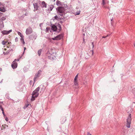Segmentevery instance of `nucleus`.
Here are the masks:
<instances>
[{"mask_svg": "<svg viewBox=\"0 0 135 135\" xmlns=\"http://www.w3.org/2000/svg\"><path fill=\"white\" fill-rule=\"evenodd\" d=\"M2 82V81H1L0 83H1Z\"/></svg>", "mask_w": 135, "mask_h": 135, "instance_id": "603ef678", "label": "nucleus"}, {"mask_svg": "<svg viewBox=\"0 0 135 135\" xmlns=\"http://www.w3.org/2000/svg\"><path fill=\"white\" fill-rule=\"evenodd\" d=\"M91 44L93 45V42H91Z\"/></svg>", "mask_w": 135, "mask_h": 135, "instance_id": "09e8293b", "label": "nucleus"}, {"mask_svg": "<svg viewBox=\"0 0 135 135\" xmlns=\"http://www.w3.org/2000/svg\"><path fill=\"white\" fill-rule=\"evenodd\" d=\"M102 4L103 5H104L105 4V0H103L102 1Z\"/></svg>", "mask_w": 135, "mask_h": 135, "instance_id": "5701e85b", "label": "nucleus"}, {"mask_svg": "<svg viewBox=\"0 0 135 135\" xmlns=\"http://www.w3.org/2000/svg\"><path fill=\"white\" fill-rule=\"evenodd\" d=\"M87 135H91V134L89 132H88L87 133Z\"/></svg>", "mask_w": 135, "mask_h": 135, "instance_id": "f704fd0d", "label": "nucleus"}, {"mask_svg": "<svg viewBox=\"0 0 135 135\" xmlns=\"http://www.w3.org/2000/svg\"><path fill=\"white\" fill-rule=\"evenodd\" d=\"M5 127H4L5 128H6V127L7 128V127H8V126L7 125H5Z\"/></svg>", "mask_w": 135, "mask_h": 135, "instance_id": "c9c22d12", "label": "nucleus"}, {"mask_svg": "<svg viewBox=\"0 0 135 135\" xmlns=\"http://www.w3.org/2000/svg\"><path fill=\"white\" fill-rule=\"evenodd\" d=\"M47 55L49 59L50 60H53L55 58L56 54L54 52V50L52 49L49 50L47 52Z\"/></svg>", "mask_w": 135, "mask_h": 135, "instance_id": "f257e3e1", "label": "nucleus"}, {"mask_svg": "<svg viewBox=\"0 0 135 135\" xmlns=\"http://www.w3.org/2000/svg\"><path fill=\"white\" fill-rule=\"evenodd\" d=\"M20 41L24 45L25 44V43L23 37H21L20 38Z\"/></svg>", "mask_w": 135, "mask_h": 135, "instance_id": "dca6fc26", "label": "nucleus"}, {"mask_svg": "<svg viewBox=\"0 0 135 135\" xmlns=\"http://www.w3.org/2000/svg\"><path fill=\"white\" fill-rule=\"evenodd\" d=\"M63 36L62 34H60L55 37L52 38H49V40L50 41H51L52 40H58L61 39Z\"/></svg>", "mask_w": 135, "mask_h": 135, "instance_id": "39448f33", "label": "nucleus"}, {"mask_svg": "<svg viewBox=\"0 0 135 135\" xmlns=\"http://www.w3.org/2000/svg\"><path fill=\"white\" fill-rule=\"evenodd\" d=\"M12 50L13 51V50H12V49H11V50H10V51H11Z\"/></svg>", "mask_w": 135, "mask_h": 135, "instance_id": "49530a36", "label": "nucleus"}, {"mask_svg": "<svg viewBox=\"0 0 135 135\" xmlns=\"http://www.w3.org/2000/svg\"><path fill=\"white\" fill-rule=\"evenodd\" d=\"M26 49V47H24V52H23V54L22 55H23V54H24V52H25V50Z\"/></svg>", "mask_w": 135, "mask_h": 135, "instance_id": "e433bc0d", "label": "nucleus"}, {"mask_svg": "<svg viewBox=\"0 0 135 135\" xmlns=\"http://www.w3.org/2000/svg\"><path fill=\"white\" fill-rule=\"evenodd\" d=\"M32 32V29L30 27H28L26 29V33L27 35H29Z\"/></svg>", "mask_w": 135, "mask_h": 135, "instance_id": "6e6552de", "label": "nucleus"}, {"mask_svg": "<svg viewBox=\"0 0 135 135\" xmlns=\"http://www.w3.org/2000/svg\"><path fill=\"white\" fill-rule=\"evenodd\" d=\"M133 93L134 95H135V90L133 91Z\"/></svg>", "mask_w": 135, "mask_h": 135, "instance_id": "58836bf2", "label": "nucleus"}, {"mask_svg": "<svg viewBox=\"0 0 135 135\" xmlns=\"http://www.w3.org/2000/svg\"><path fill=\"white\" fill-rule=\"evenodd\" d=\"M42 7H46L47 4L44 1H42Z\"/></svg>", "mask_w": 135, "mask_h": 135, "instance_id": "f8f14e48", "label": "nucleus"}, {"mask_svg": "<svg viewBox=\"0 0 135 135\" xmlns=\"http://www.w3.org/2000/svg\"><path fill=\"white\" fill-rule=\"evenodd\" d=\"M18 38L17 37H16L15 38V41L17 42L18 41Z\"/></svg>", "mask_w": 135, "mask_h": 135, "instance_id": "c85d7f7f", "label": "nucleus"}, {"mask_svg": "<svg viewBox=\"0 0 135 135\" xmlns=\"http://www.w3.org/2000/svg\"><path fill=\"white\" fill-rule=\"evenodd\" d=\"M91 52L92 53V54L93 55V50H91Z\"/></svg>", "mask_w": 135, "mask_h": 135, "instance_id": "a19ab883", "label": "nucleus"}, {"mask_svg": "<svg viewBox=\"0 0 135 135\" xmlns=\"http://www.w3.org/2000/svg\"><path fill=\"white\" fill-rule=\"evenodd\" d=\"M5 120L7 121L8 120V119L7 117H6L5 118Z\"/></svg>", "mask_w": 135, "mask_h": 135, "instance_id": "2f4dec72", "label": "nucleus"}, {"mask_svg": "<svg viewBox=\"0 0 135 135\" xmlns=\"http://www.w3.org/2000/svg\"><path fill=\"white\" fill-rule=\"evenodd\" d=\"M131 114H129L127 119L126 126L128 128L130 127V124L131 123Z\"/></svg>", "mask_w": 135, "mask_h": 135, "instance_id": "20e7f679", "label": "nucleus"}, {"mask_svg": "<svg viewBox=\"0 0 135 135\" xmlns=\"http://www.w3.org/2000/svg\"><path fill=\"white\" fill-rule=\"evenodd\" d=\"M18 34L21 37H23V35L21 34V33L20 32H18Z\"/></svg>", "mask_w": 135, "mask_h": 135, "instance_id": "6ab92c4d", "label": "nucleus"}, {"mask_svg": "<svg viewBox=\"0 0 135 135\" xmlns=\"http://www.w3.org/2000/svg\"><path fill=\"white\" fill-rule=\"evenodd\" d=\"M134 46H135V45H134Z\"/></svg>", "mask_w": 135, "mask_h": 135, "instance_id": "6e6d98bb", "label": "nucleus"}, {"mask_svg": "<svg viewBox=\"0 0 135 135\" xmlns=\"http://www.w3.org/2000/svg\"><path fill=\"white\" fill-rule=\"evenodd\" d=\"M7 42L4 41H3L2 42V44L3 45H5L6 43Z\"/></svg>", "mask_w": 135, "mask_h": 135, "instance_id": "4be33fe9", "label": "nucleus"}, {"mask_svg": "<svg viewBox=\"0 0 135 135\" xmlns=\"http://www.w3.org/2000/svg\"><path fill=\"white\" fill-rule=\"evenodd\" d=\"M0 109L2 112L4 111L3 108L1 106H0Z\"/></svg>", "mask_w": 135, "mask_h": 135, "instance_id": "a878e982", "label": "nucleus"}, {"mask_svg": "<svg viewBox=\"0 0 135 135\" xmlns=\"http://www.w3.org/2000/svg\"><path fill=\"white\" fill-rule=\"evenodd\" d=\"M74 84L75 85H78V83L77 81V80H74Z\"/></svg>", "mask_w": 135, "mask_h": 135, "instance_id": "b1692460", "label": "nucleus"}, {"mask_svg": "<svg viewBox=\"0 0 135 135\" xmlns=\"http://www.w3.org/2000/svg\"><path fill=\"white\" fill-rule=\"evenodd\" d=\"M9 51H7L5 53V54L4 53V54H8L9 53Z\"/></svg>", "mask_w": 135, "mask_h": 135, "instance_id": "7c9ffc66", "label": "nucleus"}, {"mask_svg": "<svg viewBox=\"0 0 135 135\" xmlns=\"http://www.w3.org/2000/svg\"><path fill=\"white\" fill-rule=\"evenodd\" d=\"M107 36H103L102 37L103 38H105Z\"/></svg>", "mask_w": 135, "mask_h": 135, "instance_id": "37998d69", "label": "nucleus"}, {"mask_svg": "<svg viewBox=\"0 0 135 135\" xmlns=\"http://www.w3.org/2000/svg\"><path fill=\"white\" fill-rule=\"evenodd\" d=\"M2 70V69L0 68V71H1V70Z\"/></svg>", "mask_w": 135, "mask_h": 135, "instance_id": "a18cd8bd", "label": "nucleus"}, {"mask_svg": "<svg viewBox=\"0 0 135 135\" xmlns=\"http://www.w3.org/2000/svg\"><path fill=\"white\" fill-rule=\"evenodd\" d=\"M28 106V104L26 105V107H27Z\"/></svg>", "mask_w": 135, "mask_h": 135, "instance_id": "79ce46f5", "label": "nucleus"}, {"mask_svg": "<svg viewBox=\"0 0 135 135\" xmlns=\"http://www.w3.org/2000/svg\"><path fill=\"white\" fill-rule=\"evenodd\" d=\"M83 35L84 36V35H85V34H84V33L83 34Z\"/></svg>", "mask_w": 135, "mask_h": 135, "instance_id": "8fccbe9b", "label": "nucleus"}, {"mask_svg": "<svg viewBox=\"0 0 135 135\" xmlns=\"http://www.w3.org/2000/svg\"><path fill=\"white\" fill-rule=\"evenodd\" d=\"M4 27V25L3 22L0 20V27L1 28H3Z\"/></svg>", "mask_w": 135, "mask_h": 135, "instance_id": "ddd939ff", "label": "nucleus"}, {"mask_svg": "<svg viewBox=\"0 0 135 135\" xmlns=\"http://www.w3.org/2000/svg\"><path fill=\"white\" fill-rule=\"evenodd\" d=\"M42 71L41 70H39L38 71V73L36 74L35 76L34 80V82H35L36 80V79L40 76Z\"/></svg>", "mask_w": 135, "mask_h": 135, "instance_id": "0eeeda50", "label": "nucleus"}, {"mask_svg": "<svg viewBox=\"0 0 135 135\" xmlns=\"http://www.w3.org/2000/svg\"><path fill=\"white\" fill-rule=\"evenodd\" d=\"M51 29L54 31L59 32L61 30V27L60 25H58L56 26L53 25L52 26Z\"/></svg>", "mask_w": 135, "mask_h": 135, "instance_id": "7ed1b4c3", "label": "nucleus"}, {"mask_svg": "<svg viewBox=\"0 0 135 135\" xmlns=\"http://www.w3.org/2000/svg\"><path fill=\"white\" fill-rule=\"evenodd\" d=\"M108 35H107V36H107V37H108Z\"/></svg>", "mask_w": 135, "mask_h": 135, "instance_id": "3c124183", "label": "nucleus"}, {"mask_svg": "<svg viewBox=\"0 0 135 135\" xmlns=\"http://www.w3.org/2000/svg\"><path fill=\"white\" fill-rule=\"evenodd\" d=\"M41 51V50L40 49L39 50L38 52V54L39 56H40Z\"/></svg>", "mask_w": 135, "mask_h": 135, "instance_id": "aec40b11", "label": "nucleus"}, {"mask_svg": "<svg viewBox=\"0 0 135 135\" xmlns=\"http://www.w3.org/2000/svg\"><path fill=\"white\" fill-rule=\"evenodd\" d=\"M57 12L60 13V15H62V13L64 11L65 9L64 8L62 7H59L56 8Z\"/></svg>", "mask_w": 135, "mask_h": 135, "instance_id": "423d86ee", "label": "nucleus"}, {"mask_svg": "<svg viewBox=\"0 0 135 135\" xmlns=\"http://www.w3.org/2000/svg\"><path fill=\"white\" fill-rule=\"evenodd\" d=\"M34 9L33 10L34 12L37 11L39 7L38 4L37 3H33Z\"/></svg>", "mask_w": 135, "mask_h": 135, "instance_id": "9d476101", "label": "nucleus"}, {"mask_svg": "<svg viewBox=\"0 0 135 135\" xmlns=\"http://www.w3.org/2000/svg\"><path fill=\"white\" fill-rule=\"evenodd\" d=\"M46 31L48 32L49 30V28L48 27H47L46 29Z\"/></svg>", "mask_w": 135, "mask_h": 135, "instance_id": "bb28decb", "label": "nucleus"}, {"mask_svg": "<svg viewBox=\"0 0 135 135\" xmlns=\"http://www.w3.org/2000/svg\"><path fill=\"white\" fill-rule=\"evenodd\" d=\"M6 47H7V48H9V46H6Z\"/></svg>", "mask_w": 135, "mask_h": 135, "instance_id": "de8ad7c7", "label": "nucleus"}, {"mask_svg": "<svg viewBox=\"0 0 135 135\" xmlns=\"http://www.w3.org/2000/svg\"><path fill=\"white\" fill-rule=\"evenodd\" d=\"M16 59H15L14 61H13L11 64L12 67L13 69L16 68L17 66V64L16 62Z\"/></svg>", "mask_w": 135, "mask_h": 135, "instance_id": "1a4fd4ad", "label": "nucleus"}, {"mask_svg": "<svg viewBox=\"0 0 135 135\" xmlns=\"http://www.w3.org/2000/svg\"><path fill=\"white\" fill-rule=\"evenodd\" d=\"M3 6L1 2H0V7H3Z\"/></svg>", "mask_w": 135, "mask_h": 135, "instance_id": "c756f323", "label": "nucleus"}, {"mask_svg": "<svg viewBox=\"0 0 135 135\" xmlns=\"http://www.w3.org/2000/svg\"><path fill=\"white\" fill-rule=\"evenodd\" d=\"M40 90V88L38 87L33 91L32 94V97L31 98V100L32 101L35 100V98L37 97L39 95L38 92Z\"/></svg>", "mask_w": 135, "mask_h": 135, "instance_id": "f03ea898", "label": "nucleus"}, {"mask_svg": "<svg viewBox=\"0 0 135 135\" xmlns=\"http://www.w3.org/2000/svg\"><path fill=\"white\" fill-rule=\"evenodd\" d=\"M42 25V24L41 23H40V27H41V26Z\"/></svg>", "mask_w": 135, "mask_h": 135, "instance_id": "ea45409f", "label": "nucleus"}, {"mask_svg": "<svg viewBox=\"0 0 135 135\" xmlns=\"http://www.w3.org/2000/svg\"><path fill=\"white\" fill-rule=\"evenodd\" d=\"M54 7V6L53 5H51L50 7H49V8H48V10L49 11H51L52 10L53 8Z\"/></svg>", "mask_w": 135, "mask_h": 135, "instance_id": "2eb2a0df", "label": "nucleus"}, {"mask_svg": "<svg viewBox=\"0 0 135 135\" xmlns=\"http://www.w3.org/2000/svg\"><path fill=\"white\" fill-rule=\"evenodd\" d=\"M22 56H21L20 57V59H21V57H22Z\"/></svg>", "mask_w": 135, "mask_h": 135, "instance_id": "c03bdc74", "label": "nucleus"}, {"mask_svg": "<svg viewBox=\"0 0 135 135\" xmlns=\"http://www.w3.org/2000/svg\"><path fill=\"white\" fill-rule=\"evenodd\" d=\"M6 19V17H1L0 19V20L2 21L3 22V21L5 20Z\"/></svg>", "mask_w": 135, "mask_h": 135, "instance_id": "a211bd4d", "label": "nucleus"}, {"mask_svg": "<svg viewBox=\"0 0 135 135\" xmlns=\"http://www.w3.org/2000/svg\"><path fill=\"white\" fill-rule=\"evenodd\" d=\"M54 18L55 19L58 20V17L57 16H56L54 17Z\"/></svg>", "mask_w": 135, "mask_h": 135, "instance_id": "cd10ccee", "label": "nucleus"}, {"mask_svg": "<svg viewBox=\"0 0 135 135\" xmlns=\"http://www.w3.org/2000/svg\"><path fill=\"white\" fill-rule=\"evenodd\" d=\"M56 4L58 6H60L61 5V2L58 0H57L56 2Z\"/></svg>", "mask_w": 135, "mask_h": 135, "instance_id": "f3484780", "label": "nucleus"}, {"mask_svg": "<svg viewBox=\"0 0 135 135\" xmlns=\"http://www.w3.org/2000/svg\"><path fill=\"white\" fill-rule=\"evenodd\" d=\"M95 17H96V15H95Z\"/></svg>", "mask_w": 135, "mask_h": 135, "instance_id": "864d4df0", "label": "nucleus"}, {"mask_svg": "<svg viewBox=\"0 0 135 135\" xmlns=\"http://www.w3.org/2000/svg\"><path fill=\"white\" fill-rule=\"evenodd\" d=\"M0 11L1 12H4L6 11L5 9L3 7H0Z\"/></svg>", "mask_w": 135, "mask_h": 135, "instance_id": "4468645a", "label": "nucleus"}, {"mask_svg": "<svg viewBox=\"0 0 135 135\" xmlns=\"http://www.w3.org/2000/svg\"><path fill=\"white\" fill-rule=\"evenodd\" d=\"M96 16H97V14H96Z\"/></svg>", "mask_w": 135, "mask_h": 135, "instance_id": "5fc2aeb1", "label": "nucleus"}, {"mask_svg": "<svg viewBox=\"0 0 135 135\" xmlns=\"http://www.w3.org/2000/svg\"><path fill=\"white\" fill-rule=\"evenodd\" d=\"M80 11H78L76 12L75 15H79L80 13Z\"/></svg>", "mask_w": 135, "mask_h": 135, "instance_id": "412c9836", "label": "nucleus"}, {"mask_svg": "<svg viewBox=\"0 0 135 135\" xmlns=\"http://www.w3.org/2000/svg\"><path fill=\"white\" fill-rule=\"evenodd\" d=\"M85 42L84 41V38H83V44H85Z\"/></svg>", "mask_w": 135, "mask_h": 135, "instance_id": "473e14b6", "label": "nucleus"}, {"mask_svg": "<svg viewBox=\"0 0 135 135\" xmlns=\"http://www.w3.org/2000/svg\"><path fill=\"white\" fill-rule=\"evenodd\" d=\"M20 60L19 59H16V61H19Z\"/></svg>", "mask_w": 135, "mask_h": 135, "instance_id": "4c0bfd02", "label": "nucleus"}, {"mask_svg": "<svg viewBox=\"0 0 135 135\" xmlns=\"http://www.w3.org/2000/svg\"><path fill=\"white\" fill-rule=\"evenodd\" d=\"M12 31V30H10L9 31L4 30L2 31V33L3 34L7 35L10 32H11Z\"/></svg>", "mask_w": 135, "mask_h": 135, "instance_id": "9b49d317", "label": "nucleus"}, {"mask_svg": "<svg viewBox=\"0 0 135 135\" xmlns=\"http://www.w3.org/2000/svg\"><path fill=\"white\" fill-rule=\"evenodd\" d=\"M2 113L3 115H4V116H5V114L4 113V111L2 112Z\"/></svg>", "mask_w": 135, "mask_h": 135, "instance_id": "72a5a7b5", "label": "nucleus"}, {"mask_svg": "<svg viewBox=\"0 0 135 135\" xmlns=\"http://www.w3.org/2000/svg\"><path fill=\"white\" fill-rule=\"evenodd\" d=\"M78 78V74H77L75 76V78L74 79V80H77Z\"/></svg>", "mask_w": 135, "mask_h": 135, "instance_id": "393cba45", "label": "nucleus"}]
</instances>
